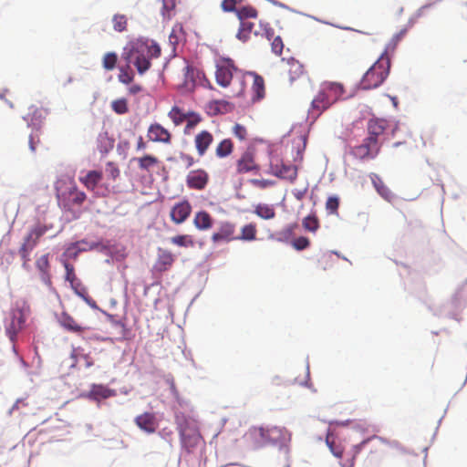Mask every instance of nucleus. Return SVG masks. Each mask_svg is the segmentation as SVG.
Segmentation results:
<instances>
[{
  "mask_svg": "<svg viewBox=\"0 0 467 467\" xmlns=\"http://www.w3.org/2000/svg\"><path fill=\"white\" fill-rule=\"evenodd\" d=\"M213 142V135L207 130L199 131L193 139L194 147L199 157H203Z\"/></svg>",
  "mask_w": 467,
  "mask_h": 467,
  "instance_id": "15",
  "label": "nucleus"
},
{
  "mask_svg": "<svg viewBox=\"0 0 467 467\" xmlns=\"http://www.w3.org/2000/svg\"><path fill=\"white\" fill-rule=\"evenodd\" d=\"M117 62V54L114 52H108L103 57L102 66L106 70L110 71L115 68Z\"/></svg>",
  "mask_w": 467,
  "mask_h": 467,
  "instance_id": "42",
  "label": "nucleus"
},
{
  "mask_svg": "<svg viewBox=\"0 0 467 467\" xmlns=\"http://www.w3.org/2000/svg\"><path fill=\"white\" fill-rule=\"evenodd\" d=\"M236 0H223L221 3V8L224 12H235L236 13Z\"/></svg>",
  "mask_w": 467,
  "mask_h": 467,
  "instance_id": "57",
  "label": "nucleus"
},
{
  "mask_svg": "<svg viewBox=\"0 0 467 467\" xmlns=\"http://www.w3.org/2000/svg\"><path fill=\"white\" fill-rule=\"evenodd\" d=\"M27 405H28V403L25 400H23V399L17 400L16 402L13 405L11 411H15L16 410H21V409L26 407Z\"/></svg>",
  "mask_w": 467,
  "mask_h": 467,
  "instance_id": "61",
  "label": "nucleus"
},
{
  "mask_svg": "<svg viewBox=\"0 0 467 467\" xmlns=\"http://www.w3.org/2000/svg\"><path fill=\"white\" fill-rule=\"evenodd\" d=\"M111 109L117 114H125L129 111L128 102L126 99H119L111 102Z\"/></svg>",
  "mask_w": 467,
  "mask_h": 467,
  "instance_id": "46",
  "label": "nucleus"
},
{
  "mask_svg": "<svg viewBox=\"0 0 467 467\" xmlns=\"http://www.w3.org/2000/svg\"><path fill=\"white\" fill-rule=\"evenodd\" d=\"M258 217L265 219V220H270L273 219L275 216V211L272 205L265 204V203H259L255 206L254 212Z\"/></svg>",
  "mask_w": 467,
  "mask_h": 467,
  "instance_id": "36",
  "label": "nucleus"
},
{
  "mask_svg": "<svg viewBox=\"0 0 467 467\" xmlns=\"http://www.w3.org/2000/svg\"><path fill=\"white\" fill-rule=\"evenodd\" d=\"M234 135L240 140H244L247 138V130L244 126L236 123L233 128Z\"/></svg>",
  "mask_w": 467,
  "mask_h": 467,
  "instance_id": "54",
  "label": "nucleus"
},
{
  "mask_svg": "<svg viewBox=\"0 0 467 467\" xmlns=\"http://www.w3.org/2000/svg\"><path fill=\"white\" fill-rule=\"evenodd\" d=\"M179 159L186 168H190L195 163L194 158L188 153L181 152L179 154Z\"/></svg>",
  "mask_w": 467,
  "mask_h": 467,
  "instance_id": "58",
  "label": "nucleus"
},
{
  "mask_svg": "<svg viewBox=\"0 0 467 467\" xmlns=\"http://www.w3.org/2000/svg\"><path fill=\"white\" fill-rule=\"evenodd\" d=\"M59 325L68 332L80 334L85 331L86 327L79 325L73 317L67 312L61 313L58 317Z\"/></svg>",
  "mask_w": 467,
  "mask_h": 467,
  "instance_id": "19",
  "label": "nucleus"
},
{
  "mask_svg": "<svg viewBox=\"0 0 467 467\" xmlns=\"http://www.w3.org/2000/svg\"><path fill=\"white\" fill-rule=\"evenodd\" d=\"M168 117L171 119V120L175 126H180L184 121H186V119L188 117V111L185 112L180 107L173 106L168 112Z\"/></svg>",
  "mask_w": 467,
  "mask_h": 467,
  "instance_id": "32",
  "label": "nucleus"
},
{
  "mask_svg": "<svg viewBox=\"0 0 467 467\" xmlns=\"http://www.w3.org/2000/svg\"><path fill=\"white\" fill-rule=\"evenodd\" d=\"M234 142L231 139H223L215 147V156L219 159L229 157L234 152Z\"/></svg>",
  "mask_w": 467,
  "mask_h": 467,
  "instance_id": "28",
  "label": "nucleus"
},
{
  "mask_svg": "<svg viewBox=\"0 0 467 467\" xmlns=\"http://www.w3.org/2000/svg\"><path fill=\"white\" fill-rule=\"evenodd\" d=\"M192 204L188 200L176 202L171 209L170 218L175 224L184 223L192 213Z\"/></svg>",
  "mask_w": 467,
  "mask_h": 467,
  "instance_id": "11",
  "label": "nucleus"
},
{
  "mask_svg": "<svg viewBox=\"0 0 467 467\" xmlns=\"http://www.w3.org/2000/svg\"><path fill=\"white\" fill-rule=\"evenodd\" d=\"M25 321L22 311L15 310L12 312L10 321L5 326L6 335L12 342L16 341V336L22 330Z\"/></svg>",
  "mask_w": 467,
  "mask_h": 467,
  "instance_id": "12",
  "label": "nucleus"
},
{
  "mask_svg": "<svg viewBox=\"0 0 467 467\" xmlns=\"http://www.w3.org/2000/svg\"><path fill=\"white\" fill-rule=\"evenodd\" d=\"M174 261V255L171 251L159 248L154 270L159 273L166 272L172 266Z\"/></svg>",
  "mask_w": 467,
  "mask_h": 467,
  "instance_id": "17",
  "label": "nucleus"
},
{
  "mask_svg": "<svg viewBox=\"0 0 467 467\" xmlns=\"http://www.w3.org/2000/svg\"><path fill=\"white\" fill-rule=\"evenodd\" d=\"M327 444L331 452L337 457L341 458L343 455V449L339 445H336L331 435L327 436Z\"/></svg>",
  "mask_w": 467,
  "mask_h": 467,
  "instance_id": "51",
  "label": "nucleus"
},
{
  "mask_svg": "<svg viewBox=\"0 0 467 467\" xmlns=\"http://www.w3.org/2000/svg\"><path fill=\"white\" fill-rule=\"evenodd\" d=\"M271 48L275 55L280 56L282 54L284 49V43L279 36H276L274 37V39L271 40Z\"/></svg>",
  "mask_w": 467,
  "mask_h": 467,
  "instance_id": "52",
  "label": "nucleus"
},
{
  "mask_svg": "<svg viewBox=\"0 0 467 467\" xmlns=\"http://www.w3.org/2000/svg\"><path fill=\"white\" fill-rule=\"evenodd\" d=\"M138 166L140 170L150 171V170L156 166L160 161L157 157L150 154H146L140 158L136 159Z\"/></svg>",
  "mask_w": 467,
  "mask_h": 467,
  "instance_id": "35",
  "label": "nucleus"
},
{
  "mask_svg": "<svg viewBox=\"0 0 467 467\" xmlns=\"http://www.w3.org/2000/svg\"><path fill=\"white\" fill-rule=\"evenodd\" d=\"M147 137L152 142L164 144H169L171 140V132L159 123H153L149 126Z\"/></svg>",
  "mask_w": 467,
  "mask_h": 467,
  "instance_id": "14",
  "label": "nucleus"
},
{
  "mask_svg": "<svg viewBox=\"0 0 467 467\" xmlns=\"http://www.w3.org/2000/svg\"><path fill=\"white\" fill-rule=\"evenodd\" d=\"M99 140H108V147H109V149H112V148H113L114 140H110V139L108 137V133H107V132H104V133H102V134H99Z\"/></svg>",
  "mask_w": 467,
  "mask_h": 467,
  "instance_id": "63",
  "label": "nucleus"
},
{
  "mask_svg": "<svg viewBox=\"0 0 467 467\" xmlns=\"http://www.w3.org/2000/svg\"><path fill=\"white\" fill-rule=\"evenodd\" d=\"M391 66V56L387 47L378 60L366 71L360 80L362 89H371L379 87L388 78Z\"/></svg>",
  "mask_w": 467,
  "mask_h": 467,
  "instance_id": "3",
  "label": "nucleus"
},
{
  "mask_svg": "<svg viewBox=\"0 0 467 467\" xmlns=\"http://www.w3.org/2000/svg\"><path fill=\"white\" fill-rule=\"evenodd\" d=\"M251 183L258 189H266L272 187L275 184L274 181L265 180V179H254L251 181Z\"/></svg>",
  "mask_w": 467,
  "mask_h": 467,
  "instance_id": "55",
  "label": "nucleus"
},
{
  "mask_svg": "<svg viewBox=\"0 0 467 467\" xmlns=\"http://www.w3.org/2000/svg\"><path fill=\"white\" fill-rule=\"evenodd\" d=\"M175 423L182 446L187 452H193L195 449L204 443L196 420L183 413H177L175 415Z\"/></svg>",
  "mask_w": 467,
  "mask_h": 467,
  "instance_id": "1",
  "label": "nucleus"
},
{
  "mask_svg": "<svg viewBox=\"0 0 467 467\" xmlns=\"http://www.w3.org/2000/svg\"><path fill=\"white\" fill-rule=\"evenodd\" d=\"M39 131L36 130L29 135L28 144L32 152L36 151V146L39 144Z\"/></svg>",
  "mask_w": 467,
  "mask_h": 467,
  "instance_id": "56",
  "label": "nucleus"
},
{
  "mask_svg": "<svg viewBox=\"0 0 467 467\" xmlns=\"http://www.w3.org/2000/svg\"><path fill=\"white\" fill-rule=\"evenodd\" d=\"M107 176L115 181L120 174L118 165L114 162H108L105 169Z\"/></svg>",
  "mask_w": 467,
  "mask_h": 467,
  "instance_id": "49",
  "label": "nucleus"
},
{
  "mask_svg": "<svg viewBox=\"0 0 467 467\" xmlns=\"http://www.w3.org/2000/svg\"><path fill=\"white\" fill-rule=\"evenodd\" d=\"M249 75L253 77L252 100L254 102H256L265 98V80H264L263 77L257 75L256 73H250Z\"/></svg>",
  "mask_w": 467,
  "mask_h": 467,
  "instance_id": "22",
  "label": "nucleus"
},
{
  "mask_svg": "<svg viewBox=\"0 0 467 467\" xmlns=\"http://www.w3.org/2000/svg\"><path fill=\"white\" fill-rule=\"evenodd\" d=\"M64 267L66 269V280L68 281L71 285V286H74L75 282L77 281V276L75 274L74 266L67 263V261L64 262Z\"/></svg>",
  "mask_w": 467,
  "mask_h": 467,
  "instance_id": "50",
  "label": "nucleus"
},
{
  "mask_svg": "<svg viewBox=\"0 0 467 467\" xmlns=\"http://www.w3.org/2000/svg\"><path fill=\"white\" fill-rule=\"evenodd\" d=\"M78 357L84 362L85 368H90L94 365V360L89 354L78 353Z\"/></svg>",
  "mask_w": 467,
  "mask_h": 467,
  "instance_id": "59",
  "label": "nucleus"
},
{
  "mask_svg": "<svg viewBox=\"0 0 467 467\" xmlns=\"http://www.w3.org/2000/svg\"><path fill=\"white\" fill-rule=\"evenodd\" d=\"M334 103L330 100L329 97L325 92V89L320 87L318 93L315 96L313 100L311 101V105L309 108V114L317 119L319 117L325 110L329 109Z\"/></svg>",
  "mask_w": 467,
  "mask_h": 467,
  "instance_id": "10",
  "label": "nucleus"
},
{
  "mask_svg": "<svg viewBox=\"0 0 467 467\" xmlns=\"http://www.w3.org/2000/svg\"><path fill=\"white\" fill-rule=\"evenodd\" d=\"M268 428L254 427L249 431L250 438L258 445L270 444L271 441L268 439Z\"/></svg>",
  "mask_w": 467,
  "mask_h": 467,
  "instance_id": "27",
  "label": "nucleus"
},
{
  "mask_svg": "<svg viewBox=\"0 0 467 467\" xmlns=\"http://www.w3.org/2000/svg\"><path fill=\"white\" fill-rule=\"evenodd\" d=\"M268 173L290 182H294L297 177V168L295 165L279 163L278 159H271Z\"/></svg>",
  "mask_w": 467,
  "mask_h": 467,
  "instance_id": "8",
  "label": "nucleus"
},
{
  "mask_svg": "<svg viewBox=\"0 0 467 467\" xmlns=\"http://www.w3.org/2000/svg\"><path fill=\"white\" fill-rule=\"evenodd\" d=\"M49 226L38 223L32 227L28 234L24 237L23 243L18 250V254L23 261V266L26 267L30 261V254L37 245L39 239L49 230Z\"/></svg>",
  "mask_w": 467,
  "mask_h": 467,
  "instance_id": "4",
  "label": "nucleus"
},
{
  "mask_svg": "<svg viewBox=\"0 0 467 467\" xmlns=\"http://www.w3.org/2000/svg\"><path fill=\"white\" fill-rule=\"evenodd\" d=\"M381 144V141L367 136L360 144L351 148L350 153L361 161L373 160L379 155Z\"/></svg>",
  "mask_w": 467,
  "mask_h": 467,
  "instance_id": "6",
  "label": "nucleus"
},
{
  "mask_svg": "<svg viewBox=\"0 0 467 467\" xmlns=\"http://www.w3.org/2000/svg\"><path fill=\"white\" fill-rule=\"evenodd\" d=\"M303 227L310 232H316L319 227L318 219L316 215H308L303 220Z\"/></svg>",
  "mask_w": 467,
  "mask_h": 467,
  "instance_id": "47",
  "label": "nucleus"
},
{
  "mask_svg": "<svg viewBox=\"0 0 467 467\" xmlns=\"http://www.w3.org/2000/svg\"><path fill=\"white\" fill-rule=\"evenodd\" d=\"M102 179V172L99 171H90L85 177L79 178L80 182L87 189L93 191Z\"/></svg>",
  "mask_w": 467,
  "mask_h": 467,
  "instance_id": "29",
  "label": "nucleus"
},
{
  "mask_svg": "<svg viewBox=\"0 0 467 467\" xmlns=\"http://www.w3.org/2000/svg\"><path fill=\"white\" fill-rule=\"evenodd\" d=\"M209 182L208 173L202 169L191 171L186 176V184L189 189L202 191Z\"/></svg>",
  "mask_w": 467,
  "mask_h": 467,
  "instance_id": "13",
  "label": "nucleus"
},
{
  "mask_svg": "<svg viewBox=\"0 0 467 467\" xmlns=\"http://www.w3.org/2000/svg\"><path fill=\"white\" fill-rule=\"evenodd\" d=\"M260 166L255 160V150L248 147L236 160L235 171L237 174H245L249 172L258 173Z\"/></svg>",
  "mask_w": 467,
  "mask_h": 467,
  "instance_id": "7",
  "label": "nucleus"
},
{
  "mask_svg": "<svg viewBox=\"0 0 467 467\" xmlns=\"http://www.w3.org/2000/svg\"><path fill=\"white\" fill-rule=\"evenodd\" d=\"M213 218L207 211H199L195 213L192 223L196 229L200 231L210 230L213 225Z\"/></svg>",
  "mask_w": 467,
  "mask_h": 467,
  "instance_id": "20",
  "label": "nucleus"
},
{
  "mask_svg": "<svg viewBox=\"0 0 467 467\" xmlns=\"http://www.w3.org/2000/svg\"><path fill=\"white\" fill-rule=\"evenodd\" d=\"M310 244V242H309V239L306 238V237H304V236H300L298 238H296L293 242H292V245L295 249L298 250V251H301V250H304L306 248H307Z\"/></svg>",
  "mask_w": 467,
  "mask_h": 467,
  "instance_id": "53",
  "label": "nucleus"
},
{
  "mask_svg": "<svg viewBox=\"0 0 467 467\" xmlns=\"http://www.w3.org/2000/svg\"><path fill=\"white\" fill-rule=\"evenodd\" d=\"M321 86L333 103L340 99L345 92L344 86L338 82H324Z\"/></svg>",
  "mask_w": 467,
  "mask_h": 467,
  "instance_id": "23",
  "label": "nucleus"
},
{
  "mask_svg": "<svg viewBox=\"0 0 467 467\" xmlns=\"http://www.w3.org/2000/svg\"><path fill=\"white\" fill-rule=\"evenodd\" d=\"M146 147H147V145H146V142L144 141L142 136H139L137 145H136V150H143L146 149Z\"/></svg>",
  "mask_w": 467,
  "mask_h": 467,
  "instance_id": "62",
  "label": "nucleus"
},
{
  "mask_svg": "<svg viewBox=\"0 0 467 467\" xmlns=\"http://www.w3.org/2000/svg\"><path fill=\"white\" fill-rule=\"evenodd\" d=\"M339 199L337 196H330L326 202V209L330 214L337 213Z\"/></svg>",
  "mask_w": 467,
  "mask_h": 467,
  "instance_id": "48",
  "label": "nucleus"
},
{
  "mask_svg": "<svg viewBox=\"0 0 467 467\" xmlns=\"http://www.w3.org/2000/svg\"><path fill=\"white\" fill-rule=\"evenodd\" d=\"M118 78L119 82L123 84H130L133 81L134 73L130 69L129 64L126 67H121L119 68V74L118 76Z\"/></svg>",
  "mask_w": 467,
  "mask_h": 467,
  "instance_id": "43",
  "label": "nucleus"
},
{
  "mask_svg": "<svg viewBox=\"0 0 467 467\" xmlns=\"http://www.w3.org/2000/svg\"><path fill=\"white\" fill-rule=\"evenodd\" d=\"M141 90H142L141 86L135 84V85H132L131 87H130L129 93L131 95H136V94L140 93Z\"/></svg>",
  "mask_w": 467,
  "mask_h": 467,
  "instance_id": "64",
  "label": "nucleus"
},
{
  "mask_svg": "<svg viewBox=\"0 0 467 467\" xmlns=\"http://www.w3.org/2000/svg\"><path fill=\"white\" fill-rule=\"evenodd\" d=\"M36 267L40 272V276L42 281L47 285H51V278H50V265H49V254H43L36 261Z\"/></svg>",
  "mask_w": 467,
  "mask_h": 467,
  "instance_id": "21",
  "label": "nucleus"
},
{
  "mask_svg": "<svg viewBox=\"0 0 467 467\" xmlns=\"http://www.w3.org/2000/svg\"><path fill=\"white\" fill-rule=\"evenodd\" d=\"M268 439L270 440L271 443H283L286 441L290 440V434L289 432L285 429L281 427H271L268 428Z\"/></svg>",
  "mask_w": 467,
  "mask_h": 467,
  "instance_id": "26",
  "label": "nucleus"
},
{
  "mask_svg": "<svg viewBox=\"0 0 467 467\" xmlns=\"http://www.w3.org/2000/svg\"><path fill=\"white\" fill-rule=\"evenodd\" d=\"M87 199L86 193L79 191L76 186L70 188L68 192V201L74 205H81Z\"/></svg>",
  "mask_w": 467,
  "mask_h": 467,
  "instance_id": "39",
  "label": "nucleus"
},
{
  "mask_svg": "<svg viewBox=\"0 0 467 467\" xmlns=\"http://www.w3.org/2000/svg\"><path fill=\"white\" fill-rule=\"evenodd\" d=\"M256 224L251 223L242 227L241 235H236V240L254 241L256 239Z\"/></svg>",
  "mask_w": 467,
  "mask_h": 467,
  "instance_id": "33",
  "label": "nucleus"
},
{
  "mask_svg": "<svg viewBox=\"0 0 467 467\" xmlns=\"http://www.w3.org/2000/svg\"><path fill=\"white\" fill-rule=\"evenodd\" d=\"M287 75L290 84H293L297 79L304 78V66L299 61L293 59L287 63Z\"/></svg>",
  "mask_w": 467,
  "mask_h": 467,
  "instance_id": "25",
  "label": "nucleus"
},
{
  "mask_svg": "<svg viewBox=\"0 0 467 467\" xmlns=\"http://www.w3.org/2000/svg\"><path fill=\"white\" fill-rule=\"evenodd\" d=\"M184 83L183 86L187 90H192L194 88L195 85V79H194V69L192 66L187 65L184 69Z\"/></svg>",
  "mask_w": 467,
  "mask_h": 467,
  "instance_id": "40",
  "label": "nucleus"
},
{
  "mask_svg": "<svg viewBox=\"0 0 467 467\" xmlns=\"http://www.w3.org/2000/svg\"><path fill=\"white\" fill-rule=\"evenodd\" d=\"M134 422L141 431L148 434L154 433L159 426L156 415L152 412H144L138 415Z\"/></svg>",
  "mask_w": 467,
  "mask_h": 467,
  "instance_id": "16",
  "label": "nucleus"
},
{
  "mask_svg": "<svg viewBox=\"0 0 467 467\" xmlns=\"http://www.w3.org/2000/svg\"><path fill=\"white\" fill-rule=\"evenodd\" d=\"M91 394L96 400L108 399L114 395V391L103 386H96L93 388Z\"/></svg>",
  "mask_w": 467,
  "mask_h": 467,
  "instance_id": "44",
  "label": "nucleus"
},
{
  "mask_svg": "<svg viewBox=\"0 0 467 467\" xmlns=\"http://www.w3.org/2000/svg\"><path fill=\"white\" fill-rule=\"evenodd\" d=\"M236 16L240 22H244L248 21V18H256L258 16V12L254 7L247 5L238 8L236 10Z\"/></svg>",
  "mask_w": 467,
  "mask_h": 467,
  "instance_id": "38",
  "label": "nucleus"
},
{
  "mask_svg": "<svg viewBox=\"0 0 467 467\" xmlns=\"http://www.w3.org/2000/svg\"><path fill=\"white\" fill-rule=\"evenodd\" d=\"M202 121V117L200 113L189 110L188 117L186 119V125L184 127V134H190V132L201 122Z\"/></svg>",
  "mask_w": 467,
  "mask_h": 467,
  "instance_id": "34",
  "label": "nucleus"
},
{
  "mask_svg": "<svg viewBox=\"0 0 467 467\" xmlns=\"http://www.w3.org/2000/svg\"><path fill=\"white\" fill-rule=\"evenodd\" d=\"M244 73L235 67L234 61L230 58H222L216 64L215 79L216 83L227 88L230 86L234 78L242 79Z\"/></svg>",
  "mask_w": 467,
  "mask_h": 467,
  "instance_id": "5",
  "label": "nucleus"
},
{
  "mask_svg": "<svg viewBox=\"0 0 467 467\" xmlns=\"http://www.w3.org/2000/svg\"><path fill=\"white\" fill-rule=\"evenodd\" d=\"M255 24L250 21H244L240 22V27L238 29V32L236 34V37L241 40L242 42H246L249 38L252 33L254 34Z\"/></svg>",
  "mask_w": 467,
  "mask_h": 467,
  "instance_id": "30",
  "label": "nucleus"
},
{
  "mask_svg": "<svg viewBox=\"0 0 467 467\" xmlns=\"http://www.w3.org/2000/svg\"><path fill=\"white\" fill-rule=\"evenodd\" d=\"M235 232L236 227L234 223L228 221L221 222L217 230L212 234L211 240L214 244L229 243L236 240Z\"/></svg>",
  "mask_w": 467,
  "mask_h": 467,
  "instance_id": "9",
  "label": "nucleus"
},
{
  "mask_svg": "<svg viewBox=\"0 0 467 467\" xmlns=\"http://www.w3.org/2000/svg\"><path fill=\"white\" fill-rule=\"evenodd\" d=\"M171 243L174 245L185 248H192L195 246V241L193 237L190 234H179L172 236L171 238Z\"/></svg>",
  "mask_w": 467,
  "mask_h": 467,
  "instance_id": "37",
  "label": "nucleus"
},
{
  "mask_svg": "<svg viewBox=\"0 0 467 467\" xmlns=\"http://www.w3.org/2000/svg\"><path fill=\"white\" fill-rule=\"evenodd\" d=\"M370 180L377 192L386 201L390 202L393 199V193L389 188L384 183L382 179L376 173L370 174Z\"/></svg>",
  "mask_w": 467,
  "mask_h": 467,
  "instance_id": "24",
  "label": "nucleus"
},
{
  "mask_svg": "<svg viewBox=\"0 0 467 467\" xmlns=\"http://www.w3.org/2000/svg\"><path fill=\"white\" fill-rule=\"evenodd\" d=\"M254 36H265L268 41H271L275 37V30L268 24L259 25V30L254 31Z\"/></svg>",
  "mask_w": 467,
  "mask_h": 467,
  "instance_id": "45",
  "label": "nucleus"
},
{
  "mask_svg": "<svg viewBox=\"0 0 467 467\" xmlns=\"http://www.w3.org/2000/svg\"><path fill=\"white\" fill-rule=\"evenodd\" d=\"M161 47L152 43H138L125 52L124 58L128 64H133L140 75H143L151 66L150 59L161 56Z\"/></svg>",
  "mask_w": 467,
  "mask_h": 467,
  "instance_id": "2",
  "label": "nucleus"
},
{
  "mask_svg": "<svg viewBox=\"0 0 467 467\" xmlns=\"http://www.w3.org/2000/svg\"><path fill=\"white\" fill-rule=\"evenodd\" d=\"M113 28L117 32H123L127 28L128 18L125 15H114L112 18Z\"/></svg>",
  "mask_w": 467,
  "mask_h": 467,
  "instance_id": "41",
  "label": "nucleus"
},
{
  "mask_svg": "<svg viewBox=\"0 0 467 467\" xmlns=\"http://www.w3.org/2000/svg\"><path fill=\"white\" fill-rule=\"evenodd\" d=\"M210 111L216 114H225L233 109V105L226 100H213L208 106Z\"/></svg>",
  "mask_w": 467,
  "mask_h": 467,
  "instance_id": "31",
  "label": "nucleus"
},
{
  "mask_svg": "<svg viewBox=\"0 0 467 467\" xmlns=\"http://www.w3.org/2000/svg\"><path fill=\"white\" fill-rule=\"evenodd\" d=\"M389 128V121L384 119H371L367 125L368 137L380 141V136Z\"/></svg>",
  "mask_w": 467,
  "mask_h": 467,
  "instance_id": "18",
  "label": "nucleus"
},
{
  "mask_svg": "<svg viewBox=\"0 0 467 467\" xmlns=\"http://www.w3.org/2000/svg\"><path fill=\"white\" fill-rule=\"evenodd\" d=\"M175 7V0H162V15L165 16Z\"/></svg>",
  "mask_w": 467,
  "mask_h": 467,
  "instance_id": "60",
  "label": "nucleus"
}]
</instances>
